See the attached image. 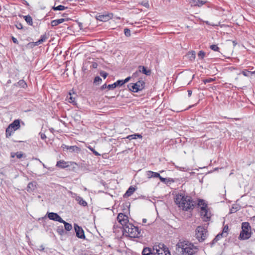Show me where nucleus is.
Segmentation results:
<instances>
[{
  "label": "nucleus",
  "instance_id": "obj_19",
  "mask_svg": "<svg viewBox=\"0 0 255 255\" xmlns=\"http://www.w3.org/2000/svg\"><path fill=\"white\" fill-rule=\"evenodd\" d=\"M142 255H156L155 252H152V249L148 247L144 248L142 252Z\"/></svg>",
  "mask_w": 255,
  "mask_h": 255
},
{
  "label": "nucleus",
  "instance_id": "obj_51",
  "mask_svg": "<svg viewBox=\"0 0 255 255\" xmlns=\"http://www.w3.org/2000/svg\"><path fill=\"white\" fill-rule=\"evenodd\" d=\"M223 237H224L222 233H220L218 234L215 237V240L219 241L220 239H221Z\"/></svg>",
  "mask_w": 255,
  "mask_h": 255
},
{
  "label": "nucleus",
  "instance_id": "obj_47",
  "mask_svg": "<svg viewBox=\"0 0 255 255\" xmlns=\"http://www.w3.org/2000/svg\"><path fill=\"white\" fill-rule=\"evenodd\" d=\"M131 78H132L131 77L129 76V77H128L127 78H126L125 80H120L122 85H123L125 83L128 82Z\"/></svg>",
  "mask_w": 255,
  "mask_h": 255
},
{
  "label": "nucleus",
  "instance_id": "obj_8",
  "mask_svg": "<svg viewBox=\"0 0 255 255\" xmlns=\"http://www.w3.org/2000/svg\"><path fill=\"white\" fill-rule=\"evenodd\" d=\"M200 208V215L203 221L204 222L209 221L211 217V213L208 212V209H205L204 207Z\"/></svg>",
  "mask_w": 255,
  "mask_h": 255
},
{
  "label": "nucleus",
  "instance_id": "obj_41",
  "mask_svg": "<svg viewBox=\"0 0 255 255\" xmlns=\"http://www.w3.org/2000/svg\"><path fill=\"white\" fill-rule=\"evenodd\" d=\"M124 34L127 37H129L131 35L130 30L128 28L124 29Z\"/></svg>",
  "mask_w": 255,
  "mask_h": 255
},
{
  "label": "nucleus",
  "instance_id": "obj_11",
  "mask_svg": "<svg viewBox=\"0 0 255 255\" xmlns=\"http://www.w3.org/2000/svg\"><path fill=\"white\" fill-rule=\"evenodd\" d=\"M47 217L51 220L61 222L63 221L61 217L56 213L47 212L46 214Z\"/></svg>",
  "mask_w": 255,
  "mask_h": 255
},
{
  "label": "nucleus",
  "instance_id": "obj_58",
  "mask_svg": "<svg viewBox=\"0 0 255 255\" xmlns=\"http://www.w3.org/2000/svg\"><path fill=\"white\" fill-rule=\"evenodd\" d=\"M77 22L78 24L80 29H83V23L82 22H79L78 21H77Z\"/></svg>",
  "mask_w": 255,
  "mask_h": 255
},
{
  "label": "nucleus",
  "instance_id": "obj_57",
  "mask_svg": "<svg viewBox=\"0 0 255 255\" xmlns=\"http://www.w3.org/2000/svg\"><path fill=\"white\" fill-rule=\"evenodd\" d=\"M106 88H108V85H107V84H104V85H103L101 87L100 89H101V90H104V89H106Z\"/></svg>",
  "mask_w": 255,
  "mask_h": 255
},
{
  "label": "nucleus",
  "instance_id": "obj_40",
  "mask_svg": "<svg viewBox=\"0 0 255 255\" xmlns=\"http://www.w3.org/2000/svg\"><path fill=\"white\" fill-rule=\"evenodd\" d=\"M228 230H229V228H228V225H226L225 226H224L223 230V232L222 233L223 234V235L224 236V237H227V236L228 235Z\"/></svg>",
  "mask_w": 255,
  "mask_h": 255
},
{
  "label": "nucleus",
  "instance_id": "obj_32",
  "mask_svg": "<svg viewBox=\"0 0 255 255\" xmlns=\"http://www.w3.org/2000/svg\"><path fill=\"white\" fill-rule=\"evenodd\" d=\"M67 98L69 103L72 104L73 105H76L75 97H73L70 93H69V97L68 96Z\"/></svg>",
  "mask_w": 255,
  "mask_h": 255
},
{
  "label": "nucleus",
  "instance_id": "obj_5",
  "mask_svg": "<svg viewBox=\"0 0 255 255\" xmlns=\"http://www.w3.org/2000/svg\"><path fill=\"white\" fill-rule=\"evenodd\" d=\"M153 250L155 251L156 255H171L168 248L162 243L153 247Z\"/></svg>",
  "mask_w": 255,
  "mask_h": 255
},
{
  "label": "nucleus",
  "instance_id": "obj_13",
  "mask_svg": "<svg viewBox=\"0 0 255 255\" xmlns=\"http://www.w3.org/2000/svg\"><path fill=\"white\" fill-rule=\"evenodd\" d=\"M187 1L191 6L198 7H201L207 2L206 1L201 0H188Z\"/></svg>",
  "mask_w": 255,
  "mask_h": 255
},
{
  "label": "nucleus",
  "instance_id": "obj_56",
  "mask_svg": "<svg viewBox=\"0 0 255 255\" xmlns=\"http://www.w3.org/2000/svg\"><path fill=\"white\" fill-rule=\"evenodd\" d=\"M93 68L96 69L98 67V64L96 62H93L91 65Z\"/></svg>",
  "mask_w": 255,
  "mask_h": 255
},
{
  "label": "nucleus",
  "instance_id": "obj_22",
  "mask_svg": "<svg viewBox=\"0 0 255 255\" xmlns=\"http://www.w3.org/2000/svg\"><path fill=\"white\" fill-rule=\"evenodd\" d=\"M66 20L65 18H60L58 19H55L52 20L51 22V24L52 27L58 25V24L62 23V22L65 21Z\"/></svg>",
  "mask_w": 255,
  "mask_h": 255
},
{
  "label": "nucleus",
  "instance_id": "obj_45",
  "mask_svg": "<svg viewBox=\"0 0 255 255\" xmlns=\"http://www.w3.org/2000/svg\"><path fill=\"white\" fill-rule=\"evenodd\" d=\"M198 56L200 59H203L205 56V52L203 51H200L198 54Z\"/></svg>",
  "mask_w": 255,
  "mask_h": 255
},
{
  "label": "nucleus",
  "instance_id": "obj_62",
  "mask_svg": "<svg viewBox=\"0 0 255 255\" xmlns=\"http://www.w3.org/2000/svg\"><path fill=\"white\" fill-rule=\"evenodd\" d=\"M0 174L2 176H5L4 173L1 170V169H0Z\"/></svg>",
  "mask_w": 255,
  "mask_h": 255
},
{
  "label": "nucleus",
  "instance_id": "obj_16",
  "mask_svg": "<svg viewBox=\"0 0 255 255\" xmlns=\"http://www.w3.org/2000/svg\"><path fill=\"white\" fill-rule=\"evenodd\" d=\"M20 120L16 119L13 121L11 124H10L8 126H9L11 128L14 130V131L19 129L20 127Z\"/></svg>",
  "mask_w": 255,
  "mask_h": 255
},
{
  "label": "nucleus",
  "instance_id": "obj_15",
  "mask_svg": "<svg viewBox=\"0 0 255 255\" xmlns=\"http://www.w3.org/2000/svg\"><path fill=\"white\" fill-rule=\"evenodd\" d=\"M37 183L35 181H33L29 182L27 186V191L29 193L32 192L37 188Z\"/></svg>",
  "mask_w": 255,
  "mask_h": 255
},
{
  "label": "nucleus",
  "instance_id": "obj_9",
  "mask_svg": "<svg viewBox=\"0 0 255 255\" xmlns=\"http://www.w3.org/2000/svg\"><path fill=\"white\" fill-rule=\"evenodd\" d=\"M74 230L76 234V236L81 239H85L86 237L84 234V230L81 227L78 226L76 224L74 225Z\"/></svg>",
  "mask_w": 255,
  "mask_h": 255
},
{
  "label": "nucleus",
  "instance_id": "obj_36",
  "mask_svg": "<svg viewBox=\"0 0 255 255\" xmlns=\"http://www.w3.org/2000/svg\"><path fill=\"white\" fill-rule=\"evenodd\" d=\"M102 79L99 76H97L95 77L93 83L96 85H98L102 82Z\"/></svg>",
  "mask_w": 255,
  "mask_h": 255
},
{
  "label": "nucleus",
  "instance_id": "obj_33",
  "mask_svg": "<svg viewBox=\"0 0 255 255\" xmlns=\"http://www.w3.org/2000/svg\"><path fill=\"white\" fill-rule=\"evenodd\" d=\"M240 207L237 205H234L230 210V214L236 213L239 210Z\"/></svg>",
  "mask_w": 255,
  "mask_h": 255
},
{
  "label": "nucleus",
  "instance_id": "obj_44",
  "mask_svg": "<svg viewBox=\"0 0 255 255\" xmlns=\"http://www.w3.org/2000/svg\"><path fill=\"white\" fill-rule=\"evenodd\" d=\"M215 80V78H209L207 79H204L203 80L204 84H206L207 83L212 82Z\"/></svg>",
  "mask_w": 255,
  "mask_h": 255
},
{
  "label": "nucleus",
  "instance_id": "obj_46",
  "mask_svg": "<svg viewBox=\"0 0 255 255\" xmlns=\"http://www.w3.org/2000/svg\"><path fill=\"white\" fill-rule=\"evenodd\" d=\"M48 38V36L46 34H43L40 36V38L39 39L40 41H41L42 43L45 41Z\"/></svg>",
  "mask_w": 255,
  "mask_h": 255
},
{
  "label": "nucleus",
  "instance_id": "obj_29",
  "mask_svg": "<svg viewBox=\"0 0 255 255\" xmlns=\"http://www.w3.org/2000/svg\"><path fill=\"white\" fill-rule=\"evenodd\" d=\"M23 17L29 25H32V18L29 15L23 16Z\"/></svg>",
  "mask_w": 255,
  "mask_h": 255
},
{
  "label": "nucleus",
  "instance_id": "obj_49",
  "mask_svg": "<svg viewBox=\"0 0 255 255\" xmlns=\"http://www.w3.org/2000/svg\"><path fill=\"white\" fill-rule=\"evenodd\" d=\"M89 149L96 156H100L101 154L96 151L93 147L89 146Z\"/></svg>",
  "mask_w": 255,
  "mask_h": 255
},
{
  "label": "nucleus",
  "instance_id": "obj_55",
  "mask_svg": "<svg viewBox=\"0 0 255 255\" xmlns=\"http://www.w3.org/2000/svg\"><path fill=\"white\" fill-rule=\"evenodd\" d=\"M11 39H12V40L13 43H14L15 44H18V42L17 39L16 38H15L13 36H12Z\"/></svg>",
  "mask_w": 255,
  "mask_h": 255
},
{
  "label": "nucleus",
  "instance_id": "obj_25",
  "mask_svg": "<svg viewBox=\"0 0 255 255\" xmlns=\"http://www.w3.org/2000/svg\"><path fill=\"white\" fill-rule=\"evenodd\" d=\"M14 130L11 128L9 126H8L5 130V136L6 138L9 137L14 132Z\"/></svg>",
  "mask_w": 255,
  "mask_h": 255
},
{
  "label": "nucleus",
  "instance_id": "obj_10",
  "mask_svg": "<svg viewBox=\"0 0 255 255\" xmlns=\"http://www.w3.org/2000/svg\"><path fill=\"white\" fill-rule=\"evenodd\" d=\"M117 220L122 226V229L124 226L127 225V224L129 223L128 216L122 213L118 214Z\"/></svg>",
  "mask_w": 255,
  "mask_h": 255
},
{
  "label": "nucleus",
  "instance_id": "obj_54",
  "mask_svg": "<svg viewBox=\"0 0 255 255\" xmlns=\"http://www.w3.org/2000/svg\"><path fill=\"white\" fill-rule=\"evenodd\" d=\"M39 134L40 135V137L42 139H45L46 138V136L44 133L40 132Z\"/></svg>",
  "mask_w": 255,
  "mask_h": 255
},
{
  "label": "nucleus",
  "instance_id": "obj_7",
  "mask_svg": "<svg viewBox=\"0 0 255 255\" xmlns=\"http://www.w3.org/2000/svg\"><path fill=\"white\" fill-rule=\"evenodd\" d=\"M196 237L198 240L201 242L205 240L207 237V229L201 226H198L196 230Z\"/></svg>",
  "mask_w": 255,
  "mask_h": 255
},
{
  "label": "nucleus",
  "instance_id": "obj_27",
  "mask_svg": "<svg viewBox=\"0 0 255 255\" xmlns=\"http://www.w3.org/2000/svg\"><path fill=\"white\" fill-rule=\"evenodd\" d=\"M60 223H63L64 225V228L65 230L67 231H70L72 229V225L65 222L63 220V221L61 222Z\"/></svg>",
  "mask_w": 255,
  "mask_h": 255
},
{
  "label": "nucleus",
  "instance_id": "obj_14",
  "mask_svg": "<svg viewBox=\"0 0 255 255\" xmlns=\"http://www.w3.org/2000/svg\"><path fill=\"white\" fill-rule=\"evenodd\" d=\"M113 14L108 13L107 14L99 15L96 16L97 20L101 21H107L110 19L112 18Z\"/></svg>",
  "mask_w": 255,
  "mask_h": 255
},
{
  "label": "nucleus",
  "instance_id": "obj_2",
  "mask_svg": "<svg viewBox=\"0 0 255 255\" xmlns=\"http://www.w3.org/2000/svg\"><path fill=\"white\" fill-rule=\"evenodd\" d=\"M122 232L123 236L130 238H139L142 236L141 230L129 223L124 226Z\"/></svg>",
  "mask_w": 255,
  "mask_h": 255
},
{
  "label": "nucleus",
  "instance_id": "obj_38",
  "mask_svg": "<svg viewBox=\"0 0 255 255\" xmlns=\"http://www.w3.org/2000/svg\"><path fill=\"white\" fill-rule=\"evenodd\" d=\"M56 231L60 235H62L65 233L62 226L58 227Z\"/></svg>",
  "mask_w": 255,
  "mask_h": 255
},
{
  "label": "nucleus",
  "instance_id": "obj_48",
  "mask_svg": "<svg viewBox=\"0 0 255 255\" xmlns=\"http://www.w3.org/2000/svg\"><path fill=\"white\" fill-rule=\"evenodd\" d=\"M100 76H101L102 77H103L104 79L106 78V77H107V76L108 75V73H107V72H106L105 71H101L100 72Z\"/></svg>",
  "mask_w": 255,
  "mask_h": 255
},
{
  "label": "nucleus",
  "instance_id": "obj_52",
  "mask_svg": "<svg viewBox=\"0 0 255 255\" xmlns=\"http://www.w3.org/2000/svg\"><path fill=\"white\" fill-rule=\"evenodd\" d=\"M15 26L18 29H21L23 28L22 24L21 23L17 22L15 24Z\"/></svg>",
  "mask_w": 255,
  "mask_h": 255
},
{
  "label": "nucleus",
  "instance_id": "obj_59",
  "mask_svg": "<svg viewBox=\"0 0 255 255\" xmlns=\"http://www.w3.org/2000/svg\"><path fill=\"white\" fill-rule=\"evenodd\" d=\"M192 91L190 90H188V96L190 97L192 95Z\"/></svg>",
  "mask_w": 255,
  "mask_h": 255
},
{
  "label": "nucleus",
  "instance_id": "obj_20",
  "mask_svg": "<svg viewBox=\"0 0 255 255\" xmlns=\"http://www.w3.org/2000/svg\"><path fill=\"white\" fill-rule=\"evenodd\" d=\"M135 188L132 186H130L124 195V197L127 198L130 196L135 191Z\"/></svg>",
  "mask_w": 255,
  "mask_h": 255
},
{
  "label": "nucleus",
  "instance_id": "obj_43",
  "mask_svg": "<svg viewBox=\"0 0 255 255\" xmlns=\"http://www.w3.org/2000/svg\"><path fill=\"white\" fill-rule=\"evenodd\" d=\"M210 47L212 50L215 51H218L219 50V47L217 45H211Z\"/></svg>",
  "mask_w": 255,
  "mask_h": 255
},
{
  "label": "nucleus",
  "instance_id": "obj_50",
  "mask_svg": "<svg viewBox=\"0 0 255 255\" xmlns=\"http://www.w3.org/2000/svg\"><path fill=\"white\" fill-rule=\"evenodd\" d=\"M140 73V72H139V70H137V71H136L135 72H134V73L132 74L131 77H132V78H136V77H138V76H139V75Z\"/></svg>",
  "mask_w": 255,
  "mask_h": 255
},
{
  "label": "nucleus",
  "instance_id": "obj_26",
  "mask_svg": "<svg viewBox=\"0 0 255 255\" xmlns=\"http://www.w3.org/2000/svg\"><path fill=\"white\" fill-rule=\"evenodd\" d=\"M142 136L141 134L139 133H135L133 134L128 135L127 136L126 138L128 139L129 140L136 139L137 138H142Z\"/></svg>",
  "mask_w": 255,
  "mask_h": 255
},
{
  "label": "nucleus",
  "instance_id": "obj_28",
  "mask_svg": "<svg viewBox=\"0 0 255 255\" xmlns=\"http://www.w3.org/2000/svg\"><path fill=\"white\" fill-rule=\"evenodd\" d=\"M16 86H19L22 88H25L27 87V84L23 80H19L16 84H15Z\"/></svg>",
  "mask_w": 255,
  "mask_h": 255
},
{
  "label": "nucleus",
  "instance_id": "obj_21",
  "mask_svg": "<svg viewBox=\"0 0 255 255\" xmlns=\"http://www.w3.org/2000/svg\"><path fill=\"white\" fill-rule=\"evenodd\" d=\"M122 84L121 83V80H118L116 82L112 84H109L108 85V89L109 90H112L116 88L118 86H122Z\"/></svg>",
  "mask_w": 255,
  "mask_h": 255
},
{
  "label": "nucleus",
  "instance_id": "obj_53",
  "mask_svg": "<svg viewBox=\"0 0 255 255\" xmlns=\"http://www.w3.org/2000/svg\"><path fill=\"white\" fill-rule=\"evenodd\" d=\"M176 168L180 171H186L187 169L186 167L176 166Z\"/></svg>",
  "mask_w": 255,
  "mask_h": 255
},
{
  "label": "nucleus",
  "instance_id": "obj_30",
  "mask_svg": "<svg viewBox=\"0 0 255 255\" xmlns=\"http://www.w3.org/2000/svg\"><path fill=\"white\" fill-rule=\"evenodd\" d=\"M10 156L12 158H13L16 156L17 158H21L23 157V154L21 152H17L16 153L11 152Z\"/></svg>",
  "mask_w": 255,
  "mask_h": 255
},
{
  "label": "nucleus",
  "instance_id": "obj_63",
  "mask_svg": "<svg viewBox=\"0 0 255 255\" xmlns=\"http://www.w3.org/2000/svg\"><path fill=\"white\" fill-rule=\"evenodd\" d=\"M171 183H173L172 181L166 180V182L164 183L167 184L168 183L170 184Z\"/></svg>",
  "mask_w": 255,
  "mask_h": 255
},
{
  "label": "nucleus",
  "instance_id": "obj_61",
  "mask_svg": "<svg viewBox=\"0 0 255 255\" xmlns=\"http://www.w3.org/2000/svg\"><path fill=\"white\" fill-rule=\"evenodd\" d=\"M35 159L36 160H38L39 161V162H40L41 164H42V165H43V167L46 168V166H45V165L43 163H42V162H41V161H40L39 159H37V158H35Z\"/></svg>",
  "mask_w": 255,
  "mask_h": 255
},
{
  "label": "nucleus",
  "instance_id": "obj_31",
  "mask_svg": "<svg viewBox=\"0 0 255 255\" xmlns=\"http://www.w3.org/2000/svg\"><path fill=\"white\" fill-rule=\"evenodd\" d=\"M243 75L246 77H250L253 74H255V70L254 71H250L248 70H244L242 72Z\"/></svg>",
  "mask_w": 255,
  "mask_h": 255
},
{
  "label": "nucleus",
  "instance_id": "obj_12",
  "mask_svg": "<svg viewBox=\"0 0 255 255\" xmlns=\"http://www.w3.org/2000/svg\"><path fill=\"white\" fill-rule=\"evenodd\" d=\"M61 148L65 150V149L68 150L70 152H75L78 153L81 151V149L80 147H78L76 145L73 146H68L64 144H62L61 145Z\"/></svg>",
  "mask_w": 255,
  "mask_h": 255
},
{
  "label": "nucleus",
  "instance_id": "obj_1",
  "mask_svg": "<svg viewBox=\"0 0 255 255\" xmlns=\"http://www.w3.org/2000/svg\"><path fill=\"white\" fill-rule=\"evenodd\" d=\"M175 202L179 207L184 211H188L194 207L191 197L182 194H178L176 196Z\"/></svg>",
  "mask_w": 255,
  "mask_h": 255
},
{
  "label": "nucleus",
  "instance_id": "obj_18",
  "mask_svg": "<svg viewBox=\"0 0 255 255\" xmlns=\"http://www.w3.org/2000/svg\"><path fill=\"white\" fill-rule=\"evenodd\" d=\"M56 166L60 168H65L69 166L68 162L63 160H60L57 162Z\"/></svg>",
  "mask_w": 255,
  "mask_h": 255
},
{
  "label": "nucleus",
  "instance_id": "obj_35",
  "mask_svg": "<svg viewBox=\"0 0 255 255\" xmlns=\"http://www.w3.org/2000/svg\"><path fill=\"white\" fill-rule=\"evenodd\" d=\"M198 205L201 206V208L204 207L205 209H207V204L205 202L203 199H199L198 201Z\"/></svg>",
  "mask_w": 255,
  "mask_h": 255
},
{
  "label": "nucleus",
  "instance_id": "obj_42",
  "mask_svg": "<svg viewBox=\"0 0 255 255\" xmlns=\"http://www.w3.org/2000/svg\"><path fill=\"white\" fill-rule=\"evenodd\" d=\"M41 43H42V42L41 41H40V40L39 39L38 41H37L36 42L29 43L28 45H30L32 46H38L39 44H40Z\"/></svg>",
  "mask_w": 255,
  "mask_h": 255
},
{
  "label": "nucleus",
  "instance_id": "obj_60",
  "mask_svg": "<svg viewBox=\"0 0 255 255\" xmlns=\"http://www.w3.org/2000/svg\"><path fill=\"white\" fill-rule=\"evenodd\" d=\"M218 240H215V238L213 239V240L211 243V246H213L215 243H216Z\"/></svg>",
  "mask_w": 255,
  "mask_h": 255
},
{
  "label": "nucleus",
  "instance_id": "obj_37",
  "mask_svg": "<svg viewBox=\"0 0 255 255\" xmlns=\"http://www.w3.org/2000/svg\"><path fill=\"white\" fill-rule=\"evenodd\" d=\"M159 178L160 180L161 181V182H162L163 183L166 182V180L172 181V182H175V180L174 179H173V178H164V177H161L160 175L159 177Z\"/></svg>",
  "mask_w": 255,
  "mask_h": 255
},
{
  "label": "nucleus",
  "instance_id": "obj_34",
  "mask_svg": "<svg viewBox=\"0 0 255 255\" xmlns=\"http://www.w3.org/2000/svg\"><path fill=\"white\" fill-rule=\"evenodd\" d=\"M52 8L54 10H63L66 9L67 7H65V6L62 5H59L57 6H54L52 7Z\"/></svg>",
  "mask_w": 255,
  "mask_h": 255
},
{
  "label": "nucleus",
  "instance_id": "obj_39",
  "mask_svg": "<svg viewBox=\"0 0 255 255\" xmlns=\"http://www.w3.org/2000/svg\"><path fill=\"white\" fill-rule=\"evenodd\" d=\"M188 55H189L190 59L191 60L195 59L196 57V53L195 51H191L190 52H189Z\"/></svg>",
  "mask_w": 255,
  "mask_h": 255
},
{
  "label": "nucleus",
  "instance_id": "obj_4",
  "mask_svg": "<svg viewBox=\"0 0 255 255\" xmlns=\"http://www.w3.org/2000/svg\"><path fill=\"white\" fill-rule=\"evenodd\" d=\"M251 236V227L248 222L242 224V231L240 232L239 239L242 240L249 239Z\"/></svg>",
  "mask_w": 255,
  "mask_h": 255
},
{
  "label": "nucleus",
  "instance_id": "obj_23",
  "mask_svg": "<svg viewBox=\"0 0 255 255\" xmlns=\"http://www.w3.org/2000/svg\"><path fill=\"white\" fill-rule=\"evenodd\" d=\"M147 175L148 178H159L160 174L157 172H155L152 171H148L147 172Z\"/></svg>",
  "mask_w": 255,
  "mask_h": 255
},
{
  "label": "nucleus",
  "instance_id": "obj_6",
  "mask_svg": "<svg viewBox=\"0 0 255 255\" xmlns=\"http://www.w3.org/2000/svg\"><path fill=\"white\" fill-rule=\"evenodd\" d=\"M145 82L142 80H139L135 83H130L128 85L129 90L132 92L137 93L144 89Z\"/></svg>",
  "mask_w": 255,
  "mask_h": 255
},
{
  "label": "nucleus",
  "instance_id": "obj_17",
  "mask_svg": "<svg viewBox=\"0 0 255 255\" xmlns=\"http://www.w3.org/2000/svg\"><path fill=\"white\" fill-rule=\"evenodd\" d=\"M138 69L140 73H142L146 76L150 75L151 72L150 69H147L146 67L144 66H139Z\"/></svg>",
  "mask_w": 255,
  "mask_h": 255
},
{
  "label": "nucleus",
  "instance_id": "obj_64",
  "mask_svg": "<svg viewBox=\"0 0 255 255\" xmlns=\"http://www.w3.org/2000/svg\"><path fill=\"white\" fill-rule=\"evenodd\" d=\"M146 221H147V220L146 219H142V223H146Z\"/></svg>",
  "mask_w": 255,
  "mask_h": 255
},
{
  "label": "nucleus",
  "instance_id": "obj_24",
  "mask_svg": "<svg viewBox=\"0 0 255 255\" xmlns=\"http://www.w3.org/2000/svg\"><path fill=\"white\" fill-rule=\"evenodd\" d=\"M76 200L78 202L79 204L83 207L87 206V203L80 196H77L76 198Z\"/></svg>",
  "mask_w": 255,
  "mask_h": 255
},
{
  "label": "nucleus",
  "instance_id": "obj_3",
  "mask_svg": "<svg viewBox=\"0 0 255 255\" xmlns=\"http://www.w3.org/2000/svg\"><path fill=\"white\" fill-rule=\"evenodd\" d=\"M177 246L179 255H193L198 250V248L191 244L180 243L178 244Z\"/></svg>",
  "mask_w": 255,
  "mask_h": 255
}]
</instances>
